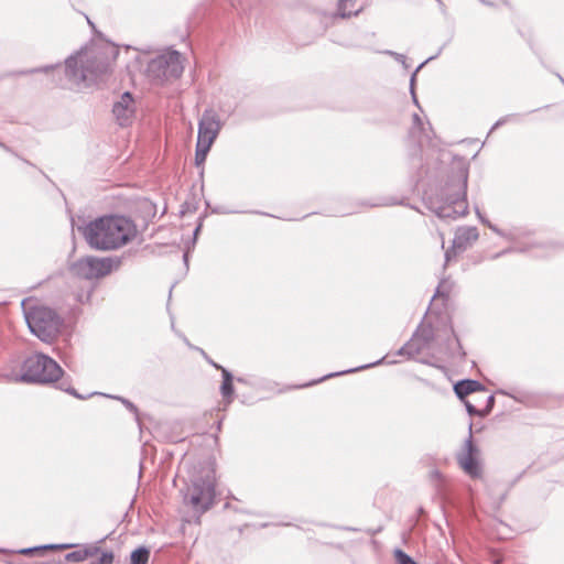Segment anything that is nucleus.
Segmentation results:
<instances>
[{
    "label": "nucleus",
    "instance_id": "f257e3e1",
    "mask_svg": "<svg viewBox=\"0 0 564 564\" xmlns=\"http://www.w3.org/2000/svg\"><path fill=\"white\" fill-rule=\"evenodd\" d=\"M116 56V48L108 45H91L70 55L65 59L68 87L80 89L91 85L109 72Z\"/></svg>",
    "mask_w": 564,
    "mask_h": 564
},
{
    "label": "nucleus",
    "instance_id": "f03ea898",
    "mask_svg": "<svg viewBox=\"0 0 564 564\" xmlns=\"http://www.w3.org/2000/svg\"><path fill=\"white\" fill-rule=\"evenodd\" d=\"M87 243L96 250H115L137 234L134 224L123 216H104L78 228Z\"/></svg>",
    "mask_w": 564,
    "mask_h": 564
},
{
    "label": "nucleus",
    "instance_id": "7ed1b4c3",
    "mask_svg": "<svg viewBox=\"0 0 564 564\" xmlns=\"http://www.w3.org/2000/svg\"><path fill=\"white\" fill-rule=\"evenodd\" d=\"M467 171H458L446 183L440 196L426 198L429 208L441 219H457L467 215Z\"/></svg>",
    "mask_w": 564,
    "mask_h": 564
},
{
    "label": "nucleus",
    "instance_id": "20e7f679",
    "mask_svg": "<svg viewBox=\"0 0 564 564\" xmlns=\"http://www.w3.org/2000/svg\"><path fill=\"white\" fill-rule=\"evenodd\" d=\"M182 73L183 64L177 51H169L152 58L145 69L147 77L155 85L176 79Z\"/></svg>",
    "mask_w": 564,
    "mask_h": 564
},
{
    "label": "nucleus",
    "instance_id": "39448f33",
    "mask_svg": "<svg viewBox=\"0 0 564 564\" xmlns=\"http://www.w3.org/2000/svg\"><path fill=\"white\" fill-rule=\"evenodd\" d=\"M118 263V261L109 257L98 258L88 256L75 261L70 265V272L73 275L85 280L100 279L110 274Z\"/></svg>",
    "mask_w": 564,
    "mask_h": 564
},
{
    "label": "nucleus",
    "instance_id": "423d86ee",
    "mask_svg": "<svg viewBox=\"0 0 564 564\" xmlns=\"http://www.w3.org/2000/svg\"><path fill=\"white\" fill-rule=\"evenodd\" d=\"M188 502L199 512L207 511L215 499V484L212 477L195 479L188 488Z\"/></svg>",
    "mask_w": 564,
    "mask_h": 564
},
{
    "label": "nucleus",
    "instance_id": "0eeeda50",
    "mask_svg": "<svg viewBox=\"0 0 564 564\" xmlns=\"http://www.w3.org/2000/svg\"><path fill=\"white\" fill-rule=\"evenodd\" d=\"M63 324L62 317L52 308L37 306V338L52 343L58 335Z\"/></svg>",
    "mask_w": 564,
    "mask_h": 564
},
{
    "label": "nucleus",
    "instance_id": "6e6552de",
    "mask_svg": "<svg viewBox=\"0 0 564 564\" xmlns=\"http://www.w3.org/2000/svg\"><path fill=\"white\" fill-rule=\"evenodd\" d=\"M70 547H76L75 551L67 553L64 556V561L67 562H83L89 557H93L99 553V547L96 544H82V545H75V544H45V545H37V557L43 556L44 553L48 550H67Z\"/></svg>",
    "mask_w": 564,
    "mask_h": 564
},
{
    "label": "nucleus",
    "instance_id": "1a4fd4ad",
    "mask_svg": "<svg viewBox=\"0 0 564 564\" xmlns=\"http://www.w3.org/2000/svg\"><path fill=\"white\" fill-rule=\"evenodd\" d=\"M479 449L473 443L471 425H469V437L465 441L464 447L457 454V462L462 469L470 477H478L480 475V466L478 462Z\"/></svg>",
    "mask_w": 564,
    "mask_h": 564
},
{
    "label": "nucleus",
    "instance_id": "9d476101",
    "mask_svg": "<svg viewBox=\"0 0 564 564\" xmlns=\"http://www.w3.org/2000/svg\"><path fill=\"white\" fill-rule=\"evenodd\" d=\"M221 129L219 116L213 109H206L198 122L197 140L213 144Z\"/></svg>",
    "mask_w": 564,
    "mask_h": 564
},
{
    "label": "nucleus",
    "instance_id": "9b49d317",
    "mask_svg": "<svg viewBox=\"0 0 564 564\" xmlns=\"http://www.w3.org/2000/svg\"><path fill=\"white\" fill-rule=\"evenodd\" d=\"M3 377L11 382L35 383V357L29 356L18 361Z\"/></svg>",
    "mask_w": 564,
    "mask_h": 564
},
{
    "label": "nucleus",
    "instance_id": "f8f14e48",
    "mask_svg": "<svg viewBox=\"0 0 564 564\" xmlns=\"http://www.w3.org/2000/svg\"><path fill=\"white\" fill-rule=\"evenodd\" d=\"M64 370L51 357L37 351V383H53L61 379Z\"/></svg>",
    "mask_w": 564,
    "mask_h": 564
},
{
    "label": "nucleus",
    "instance_id": "ddd939ff",
    "mask_svg": "<svg viewBox=\"0 0 564 564\" xmlns=\"http://www.w3.org/2000/svg\"><path fill=\"white\" fill-rule=\"evenodd\" d=\"M112 113L120 127H128L132 123L135 116V102L130 93H123L113 104Z\"/></svg>",
    "mask_w": 564,
    "mask_h": 564
},
{
    "label": "nucleus",
    "instance_id": "4468645a",
    "mask_svg": "<svg viewBox=\"0 0 564 564\" xmlns=\"http://www.w3.org/2000/svg\"><path fill=\"white\" fill-rule=\"evenodd\" d=\"M478 239L476 227H460L456 230L452 249L445 252V261L449 262L457 252L465 251L473 242Z\"/></svg>",
    "mask_w": 564,
    "mask_h": 564
},
{
    "label": "nucleus",
    "instance_id": "2eb2a0df",
    "mask_svg": "<svg viewBox=\"0 0 564 564\" xmlns=\"http://www.w3.org/2000/svg\"><path fill=\"white\" fill-rule=\"evenodd\" d=\"M431 338V329L422 327L420 332L415 333L413 337L397 351V355L406 356L409 358L414 357L424 349Z\"/></svg>",
    "mask_w": 564,
    "mask_h": 564
},
{
    "label": "nucleus",
    "instance_id": "dca6fc26",
    "mask_svg": "<svg viewBox=\"0 0 564 564\" xmlns=\"http://www.w3.org/2000/svg\"><path fill=\"white\" fill-rule=\"evenodd\" d=\"M484 390L485 388L479 381L471 379L460 380L454 386L456 395L462 400L470 393Z\"/></svg>",
    "mask_w": 564,
    "mask_h": 564
},
{
    "label": "nucleus",
    "instance_id": "f3484780",
    "mask_svg": "<svg viewBox=\"0 0 564 564\" xmlns=\"http://www.w3.org/2000/svg\"><path fill=\"white\" fill-rule=\"evenodd\" d=\"M25 323L30 332L35 335V301L33 297H26L21 302Z\"/></svg>",
    "mask_w": 564,
    "mask_h": 564
},
{
    "label": "nucleus",
    "instance_id": "a211bd4d",
    "mask_svg": "<svg viewBox=\"0 0 564 564\" xmlns=\"http://www.w3.org/2000/svg\"><path fill=\"white\" fill-rule=\"evenodd\" d=\"M210 364L221 370L223 373V383L220 386V392L224 398L229 399V402L231 401L232 394H234V386H232V375L225 369L224 367L210 361Z\"/></svg>",
    "mask_w": 564,
    "mask_h": 564
},
{
    "label": "nucleus",
    "instance_id": "6ab92c4d",
    "mask_svg": "<svg viewBox=\"0 0 564 564\" xmlns=\"http://www.w3.org/2000/svg\"><path fill=\"white\" fill-rule=\"evenodd\" d=\"M357 0H339L338 1V11L341 18H349L351 15H357L361 8L355 9Z\"/></svg>",
    "mask_w": 564,
    "mask_h": 564
},
{
    "label": "nucleus",
    "instance_id": "aec40b11",
    "mask_svg": "<svg viewBox=\"0 0 564 564\" xmlns=\"http://www.w3.org/2000/svg\"><path fill=\"white\" fill-rule=\"evenodd\" d=\"M210 147L212 144L197 140L195 152V162L197 165H200L205 162Z\"/></svg>",
    "mask_w": 564,
    "mask_h": 564
},
{
    "label": "nucleus",
    "instance_id": "412c9836",
    "mask_svg": "<svg viewBox=\"0 0 564 564\" xmlns=\"http://www.w3.org/2000/svg\"><path fill=\"white\" fill-rule=\"evenodd\" d=\"M150 551L141 546L131 553V564H148Z\"/></svg>",
    "mask_w": 564,
    "mask_h": 564
},
{
    "label": "nucleus",
    "instance_id": "4be33fe9",
    "mask_svg": "<svg viewBox=\"0 0 564 564\" xmlns=\"http://www.w3.org/2000/svg\"><path fill=\"white\" fill-rule=\"evenodd\" d=\"M453 288H454V283L451 280L443 279L438 283V286L436 289V293H435L434 296L448 297V295L451 294Z\"/></svg>",
    "mask_w": 564,
    "mask_h": 564
},
{
    "label": "nucleus",
    "instance_id": "5701e85b",
    "mask_svg": "<svg viewBox=\"0 0 564 564\" xmlns=\"http://www.w3.org/2000/svg\"><path fill=\"white\" fill-rule=\"evenodd\" d=\"M386 359H387V356H386V357H383L382 359H380V360L376 361V362H372V364H369V365H366V366H361V367L356 368V369H350V370H346V371H341V372H336V373H329V375H327V376H324L322 379L314 381L313 383H316V382L323 381V380L328 379V378H332V377H334V376H339V375H344V373H348V372H352V371H357V370H361V369H367V368H369V367H373V366H377V365L382 364Z\"/></svg>",
    "mask_w": 564,
    "mask_h": 564
},
{
    "label": "nucleus",
    "instance_id": "b1692460",
    "mask_svg": "<svg viewBox=\"0 0 564 564\" xmlns=\"http://www.w3.org/2000/svg\"><path fill=\"white\" fill-rule=\"evenodd\" d=\"M434 57H430L427 58L426 61H424L423 63H421L416 69L414 70V73L412 74L411 76V79H410V89H411V95H412V98H413V102L419 106V101H417V98L415 96V93H414V83H415V78H416V74L417 72L431 59H433Z\"/></svg>",
    "mask_w": 564,
    "mask_h": 564
},
{
    "label": "nucleus",
    "instance_id": "393cba45",
    "mask_svg": "<svg viewBox=\"0 0 564 564\" xmlns=\"http://www.w3.org/2000/svg\"><path fill=\"white\" fill-rule=\"evenodd\" d=\"M394 557L398 564H416L406 553L400 549L394 551Z\"/></svg>",
    "mask_w": 564,
    "mask_h": 564
},
{
    "label": "nucleus",
    "instance_id": "a878e982",
    "mask_svg": "<svg viewBox=\"0 0 564 564\" xmlns=\"http://www.w3.org/2000/svg\"><path fill=\"white\" fill-rule=\"evenodd\" d=\"M113 562V554L112 552H102L99 562L96 564H112Z\"/></svg>",
    "mask_w": 564,
    "mask_h": 564
},
{
    "label": "nucleus",
    "instance_id": "bb28decb",
    "mask_svg": "<svg viewBox=\"0 0 564 564\" xmlns=\"http://www.w3.org/2000/svg\"><path fill=\"white\" fill-rule=\"evenodd\" d=\"M413 123H414V126H413V128H412L411 133H412V134H415V131H416L417 129H421V126H422L421 118H420L417 115H414V116H413Z\"/></svg>",
    "mask_w": 564,
    "mask_h": 564
},
{
    "label": "nucleus",
    "instance_id": "cd10ccee",
    "mask_svg": "<svg viewBox=\"0 0 564 564\" xmlns=\"http://www.w3.org/2000/svg\"><path fill=\"white\" fill-rule=\"evenodd\" d=\"M477 214H478V216H479L480 220H481L484 224H487V225H488V227H489L492 231H495V232H496V234H498L499 236H505V234H503V232H502L498 227H496L495 225L489 224L488 221H485V220L482 219V217L480 216V213H479L478 210H477Z\"/></svg>",
    "mask_w": 564,
    "mask_h": 564
},
{
    "label": "nucleus",
    "instance_id": "c85d7f7f",
    "mask_svg": "<svg viewBox=\"0 0 564 564\" xmlns=\"http://www.w3.org/2000/svg\"><path fill=\"white\" fill-rule=\"evenodd\" d=\"M55 69H58L59 70V65H50V66H42V67H37V73L39 72H42V73H48L50 70H55Z\"/></svg>",
    "mask_w": 564,
    "mask_h": 564
},
{
    "label": "nucleus",
    "instance_id": "c756f323",
    "mask_svg": "<svg viewBox=\"0 0 564 564\" xmlns=\"http://www.w3.org/2000/svg\"><path fill=\"white\" fill-rule=\"evenodd\" d=\"M494 404H495V397L494 395H489L487 398V406H486V411H485L484 414L489 413L490 410L492 409Z\"/></svg>",
    "mask_w": 564,
    "mask_h": 564
},
{
    "label": "nucleus",
    "instance_id": "7c9ffc66",
    "mask_svg": "<svg viewBox=\"0 0 564 564\" xmlns=\"http://www.w3.org/2000/svg\"><path fill=\"white\" fill-rule=\"evenodd\" d=\"M18 553L23 554V555L34 554L35 553V546H30V547L21 549V550L18 551Z\"/></svg>",
    "mask_w": 564,
    "mask_h": 564
},
{
    "label": "nucleus",
    "instance_id": "2f4dec72",
    "mask_svg": "<svg viewBox=\"0 0 564 564\" xmlns=\"http://www.w3.org/2000/svg\"><path fill=\"white\" fill-rule=\"evenodd\" d=\"M466 409L468 411L469 414H479L480 412L473 405L470 404L469 402H466Z\"/></svg>",
    "mask_w": 564,
    "mask_h": 564
},
{
    "label": "nucleus",
    "instance_id": "473e14b6",
    "mask_svg": "<svg viewBox=\"0 0 564 564\" xmlns=\"http://www.w3.org/2000/svg\"><path fill=\"white\" fill-rule=\"evenodd\" d=\"M120 400L123 402V404H124V405H126L130 411H132V412H137V408L134 406V404H133V403H131L130 401L124 400V399H120Z\"/></svg>",
    "mask_w": 564,
    "mask_h": 564
},
{
    "label": "nucleus",
    "instance_id": "72a5a7b5",
    "mask_svg": "<svg viewBox=\"0 0 564 564\" xmlns=\"http://www.w3.org/2000/svg\"><path fill=\"white\" fill-rule=\"evenodd\" d=\"M507 118H508V117L499 119V120L495 123V126L492 127V130H494V129H496L497 127H499V126L503 124V123L507 121Z\"/></svg>",
    "mask_w": 564,
    "mask_h": 564
},
{
    "label": "nucleus",
    "instance_id": "f704fd0d",
    "mask_svg": "<svg viewBox=\"0 0 564 564\" xmlns=\"http://www.w3.org/2000/svg\"><path fill=\"white\" fill-rule=\"evenodd\" d=\"M64 390H65V391H67V392H68V393H70V394H73V395H75V397L79 398V399H83V397H82V395H79V394H78L74 389L66 388V389H64Z\"/></svg>",
    "mask_w": 564,
    "mask_h": 564
},
{
    "label": "nucleus",
    "instance_id": "c9c22d12",
    "mask_svg": "<svg viewBox=\"0 0 564 564\" xmlns=\"http://www.w3.org/2000/svg\"><path fill=\"white\" fill-rule=\"evenodd\" d=\"M389 54L394 55L397 59H401V58L403 59L404 58V56L401 55V54H397V53H392V52H389Z\"/></svg>",
    "mask_w": 564,
    "mask_h": 564
},
{
    "label": "nucleus",
    "instance_id": "e433bc0d",
    "mask_svg": "<svg viewBox=\"0 0 564 564\" xmlns=\"http://www.w3.org/2000/svg\"><path fill=\"white\" fill-rule=\"evenodd\" d=\"M199 230H200V225H199V226H197V227H196V229L194 230V236H195V237L197 236V234L199 232Z\"/></svg>",
    "mask_w": 564,
    "mask_h": 564
},
{
    "label": "nucleus",
    "instance_id": "4c0bfd02",
    "mask_svg": "<svg viewBox=\"0 0 564 564\" xmlns=\"http://www.w3.org/2000/svg\"><path fill=\"white\" fill-rule=\"evenodd\" d=\"M454 341L456 343V345H457L458 349H460L459 341H458V339H457L456 337H454Z\"/></svg>",
    "mask_w": 564,
    "mask_h": 564
},
{
    "label": "nucleus",
    "instance_id": "58836bf2",
    "mask_svg": "<svg viewBox=\"0 0 564 564\" xmlns=\"http://www.w3.org/2000/svg\"><path fill=\"white\" fill-rule=\"evenodd\" d=\"M87 21H88V24H90L91 26H94L93 22L87 18Z\"/></svg>",
    "mask_w": 564,
    "mask_h": 564
},
{
    "label": "nucleus",
    "instance_id": "ea45409f",
    "mask_svg": "<svg viewBox=\"0 0 564 564\" xmlns=\"http://www.w3.org/2000/svg\"><path fill=\"white\" fill-rule=\"evenodd\" d=\"M558 77H560V80L564 84V78H562L561 76H558Z\"/></svg>",
    "mask_w": 564,
    "mask_h": 564
}]
</instances>
